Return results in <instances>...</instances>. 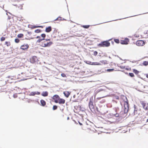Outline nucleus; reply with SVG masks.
Instances as JSON below:
<instances>
[{"instance_id":"1","label":"nucleus","mask_w":148,"mask_h":148,"mask_svg":"<svg viewBox=\"0 0 148 148\" xmlns=\"http://www.w3.org/2000/svg\"><path fill=\"white\" fill-rule=\"evenodd\" d=\"M40 44V46L43 47H50L53 43V42L51 41L50 39H45L43 40Z\"/></svg>"},{"instance_id":"2","label":"nucleus","mask_w":148,"mask_h":148,"mask_svg":"<svg viewBox=\"0 0 148 148\" xmlns=\"http://www.w3.org/2000/svg\"><path fill=\"white\" fill-rule=\"evenodd\" d=\"M111 39H109L108 40L105 41L101 42L98 45L99 47H108L110 45V43L109 42Z\"/></svg>"},{"instance_id":"3","label":"nucleus","mask_w":148,"mask_h":148,"mask_svg":"<svg viewBox=\"0 0 148 148\" xmlns=\"http://www.w3.org/2000/svg\"><path fill=\"white\" fill-rule=\"evenodd\" d=\"M124 113L126 114L128 112L129 110V104L128 102L124 101Z\"/></svg>"},{"instance_id":"4","label":"nucleus","mask_w":148,"mask_h":148,"mask_svg":"<svg viewBox=\"0 0 148 148\" xmlns=\"http://www.w3.org/2000/svg\"><path fill=\"white\" fill-rule=\"evenodd\" d=\"M140 103L141 104L143 109L146 110H148V104H146V103L143 101H140Z\"/></svg>"},{"instance_id":"5","label":"nucleus","mask_w":148,"mask_h":148,"mask_svg":"<svg viewBox=\"0 0 148 148\" xmlns=\"http://www.w3.org/2000/svg\"><path fill=\"white\" fill-rule=\"evenodd\" d=\"M38 60L36 56H33L30 59V61L32 63H34L38 62Z\"/></svg>"},{"instance_id":"6","label":"nucleus","mask_w":148,"mask_h":148,"mask_svg":"<svg viewBox=\"0 0 148 148\" xmlns=\"http://www.w3.org/2000/svg\"><path fill=\"white\" fill-rule=\"evenodd\" d=\"M145 44V42L144 41L142 40H137L136 42V45L139 46H143Z\"/></svg>"},{"instance_id":"7","label":"nucleus","mask_w":148,"mask_h":148,"mask_svg":"<svg viewBox=\"0 0 148 148\" xmlns=\"http://www.w3.org/2000/svg\"><path fill=\"white\" fill-rule=\"evenodd\" d=\"M52 98L54 100V102L55 103H58L59 99L60 98V97L58 95H56L53 96Z\"/></svg>"},{"instance_id":"8","label":"nucleus","mask_w":148,"mask_h":148,"mask_svg":"<svg viewBox=\"0 0 148 148\" xmlns=\"http://www.w3.org/2000/svg\"><path fill=\"white\" fill-rule=\"evenodd\" d=\"M29 47L27 44H24L22 45L20 47V49L24 50H27Z\"/></svg>"},{"instance_id":"9","label":"nucleus","mask_w":148,"mask_h":148,"mask_svg":"<svg viewBox=\"0 0 148 148\" xmlns=\"http://www.w3.org/2000/svg\"><path fill=\"white\" fill-rule=\"evenodd\" d=\"M129 40L128 38H125L124 40H121L120 43L122 44H127L129 42Z\"/></svg>"},{"instance_id":"10","label":"nucleus","mask_w":148,"mask_h":148,"mask_svg":"<svg viewBox=\"0 0 148 148\" xmlns=\"http://www.w3.org/2000/svg\"><path fill=\"white\" fill-rule=\"evenodd\" d=\"M65 99L60 98H60L59 99L58 101V102L59 103L61 104H64L65 103Z\"/></svg>"},{"instance_id":"11","label":"nucleus","mask_w":148,"mask_h":148,"mask_svg":"<svg viewBox=\"0 0 148 148\" xmlns=\"http://www.w3.org/2000/svg\"><path fill=\"white\" fill-rule=\"evenodd\" d=\"M70 93L71 92H70L68 91H65L64 92H63V94L67 98L69 97V96L70 94Z\"/></svg>"},{"instance_id":"12","label":"nucleus","mask_w":148,"mask_h":148,"mask_svg":"<svg viewBox=\"0 0 148 148\" xmlns=\"http://www.w3.org/2000/svg\"><path fill=\"white\" fill-rule=\"evenodd\" d=\"M40 92H31L30 94V95L31 96H34L35 95H40Z\"/></svg>"},{"instance_id":"13","label":"nucleus","mask_w":148,"mask_h":148,"mask_svg":"<svg viewBox=\"0 0 148 148\" xmlns=\"http://www.w3.org/2000/svg\"><path fill=\"white\" fill-rule=\"evenodd\" d=\"M101 65L106 64H108V62L106 60H103L100 61Z\"/></svg>"},{"instance_id":"14","label":"nucleus","mask_w":148,"mask_h":148,"mask_svg":"<svg viewBox=\"0 0 148 148\" xmlns=\"http://www.w3.org/2000/svg\"><path fill=\"white\" fill-rule=\"evenodd\" d=\"M89 106L90 109L93 108L94 106L93 104V102L92 101H90L89 103Z\"/></svg>"},{"instance_id":"15","label":"nucleus","mask_w":148,"mask_h":148,"mask_svg":"<svg viewBox=\"0 0 148 148\" xmlns=\"http://www.w3.org/2000/svg\"><path fill=\"white\" fill-rule=\"evenodd\" d=\"M52 30V28L51 26H49L46 27L45 29V32H49Z\"/></svg>"},{"instance_id":"16","label":"nucleus","mask_w":148,"mask_h":148,"mask_svg":"<svg viewBox=\"0 0 148 148\" xmlns=\"http://www.w3.org/2000/svg\"><path fill=\"white\" fill-rule=\"evenodd\" d=\"M48 92L47 91L43 92L41 93V95L44 97H46L48 95Z\"/></svg>"},{"instance_id":"17","label":"nucleus","mask_w":148,"mask_h":148,"mask_svg":"<svg viewBox=\"0 0 148 148\" xmlns=\"http://www.w3.org/2000/svg\"><path fill=\"white\" fill-rule=\"evenodd\" d=\"M40 103L41 105L43 106H44L46 104V102L43 100H40Z\"/></svg>"},{"instance_id":"18","label":"nucleus","mask_w":148,"mask_h":148,"mask_svg":"<svg viewBox=\"0 0 148 148\" xmlns=\"http://www.w3.org/2000/svg\"><path fill=\"white\" fill-rule=\"evenodd\" d=\"M90 64L92 65H101L100 63L98 62H92V63L91 64Z\"/></svg>"},{"instance_id":"19","label":"nucleus","mask_w":148,"mask_h":148,"mask_svg":"<svg viewBox=\"0 0 148 148\" xmlns=\"http://www.w3.org/2000/svg\"><path fill=\"white\" fill-rule=\"evenodd\" d=\"M5 44L7 47H9L11 45V43L9 41H5Z\"/></svg>"},{"instance_id":"20","label":"nucleus","mask_w":148,"mask_h":148,"mask_svg":"<svg viewBox=\"0 0 148 148\" xmlns=\"http://www.w3.org/2000/svg\"><path fill=\"white\" fill-rule=\"evenodd\" d=\"M143 65L145 66H147L148 65V61H144L143 63Z\"/></svg>"},{"instance_id":"21","label":"nucleus","mask_w":148,"mask_h":148,"mask_svg":"<svg viewBox=\"0 0 148 148\" xmlns=\"http://www.w3.org/2000/svg\"><path fill=\"white\" fill-rule=\"evenodd\" d=\"M62 17L59 16L57 18H56V19H55L54 21H62Z\"/></svg>"},{"instance_id":"22","label":"nucleus","mask_w":148,"mask_h":148,"mask_svg":"<svg viewBox=\"0 0 148 148\" xmlns=\"http://www.w3.org/2000/svg\"><path fill=\"white\" fill-rule=\"evenodd\" d=\"M133 71L136 74H138L139 73V71H138L137 70L135 69H133Z\"/></svg>"},{"instance_id":"23","label":"nucleus","mask_w":148,"mask_h":148,"mask_svg":"<svg viewBox=\"0 0 148 148\" xmlns=\"http://www.w3.org/2000/svg\"><path fill=\"white\" fill-rule=\"evenodd\" d=\"M45 40V38H42V39H39L38 40H37L36 41L37 43H40L41 41Z\"/></svg>"},{"instance_id":"24","label":"nucleus","mask_w":148,"mask_h":148,"mask_svg":"<svg viewBox=\"0 0 148 148\" xmlns=\"http://www.w3.org/2000/svg\"><path fill=\"white\" fill-rule=\"evenodd\" d=\"M82 26V27L84 28L87 29V28H88L89 27L90 25H83L82 26Z\"/></svg>"},{"instance_id":"25","label":"nucleus","mask_w":148,"mask_h":148,"mask_svg":"<svg viewBox=\"0 0 148 148\" xmlns=\"http://www.w3.org/2000/svg\"><path fill=\"white\" fill-rule=\"evenodd\" d=\"M24 35L23 34H19L17 35V37L18 38H21Z\"/></svg>"},{"instance_id":"26","label":"nucleus","mask_w":148,"mask_h":148,"mask_svg":"<svg viewBox=\"0 0 148 148\" xmlns=\"http://www.w3.org/2000/svg\"><path fill=\"white\" fill-rule=\"evenodd\" d=\"M41 30L39 29H37L35 31V32L36 33H39L40 32Z\"/></svg>"},{"instance_id":"27","label":"nucleus","mask_w":148,"mask_h":148,"mask_svg":"<svg viewBox=\"0 0 148 148\" xmlns=\"http://www.w3.org/2000/svg\"><path fill=\"white\" fill-rule=\"evenodd\" d=\"M114 42L117 43H119V40L118 39H114Z\"/></svg>"},{"instance_id":"28","label":"nucleus","mask_w":148,"mask_h":148,"mask_svg":"<svg viewBox=\"0 0 148 148\" xmlns=\"http://www.w3.org/2000/svg\"><path fill=\"white\" fill-rule=\"evenodd\" d=\"M114 69H109L107 70V71L108 72H110L113 71L114 70Z\"/></svg>"},{"instance_id":"29","label":"nucleus","mask_w":148,"mask_h":148,"mask_svg":"<svg viewBox=\"0 0 148 148\" xmlns=\"http://www.w3.org/2000/svg\"><path fill=\"white\" fill-rule=\"evenodd\" d=\"M19 41H20L19 40L18 38H16L15 39V42H16V43H18L19 42Z\"/></svg>"},{"instance_id":"30","label":"nucleus","mask_w":148,"mask_h":148,"mask_svg":"<svg viewBox=\"0 0 148 148\" xmlns=\"http://www.w3.org/2000/svg\"><path fill=\"white\" fill-rule=\"evenodd\" d=\"M57 108V106H53V110H56Z\"/></svg>"},{"instance_id":"31","label":"nucleus","mask_w":148,"mask_h":148,"mask_svg":"<svg viewBox=\"0 0 148 148\" xmlns=\"http://www.w3.org/2000/svg\"><path fill=\"white\" fill-rule=\"evenodd\" d=\"M129 75L131 77H134V75L133 73H129Z\"/></svg>"},{"instance_id":"32","label":"nucleus","mask_w":148,"mask_h":148,"mask_svg":"<svg viewBox=\"0 0 148 148\" xmlns=\"http://www.w3.org/2000/svg\"><path fill=\"white\" fill-rule=\"evenodd\" d=\"M41 36L43 38H45L46 37V35L44 34H42Z\"/></svg>"},{"instance_id":"33","label":"nucleus","mask_w":148,"mask_h":148,"mask_svg":"<svg viewBox=\"0 0 148 148\" xmlns=\"http://www.w3.org/2000/svg\"><path fill=\"white\" fill-rule=\"evenodd\" d=\"M5 40V38L4 37H2L1 38V41H4Z\"/></svg>"},{"instance_id":"34","label":"nucleus","mask_w":148,"mask_h":148,"mask_svg":"<svg viewBox=\"0 0 148 148\" xmlns=\"http://www.w3.org/2000/svg\"><path fill=\"white\" fill-rule=\"evenodd\" d=\"M98 54V52L97 51H95L93 53V55L94 56H96Z\"/></svg>"},{"instance_id":"35","label":"nucleus","mask_w":148,"mask_h":148,"mask_svg":"<svg viewBox=\"0 0 148 148\" xmlns=\"http://www.w3.org/2000/svg\"><path fill=\"white\" fill-rule=\"evenodd\" d=\"M121 114H118V113H116L115 114H114V115L117 117H119L120 116H121Z\"/></svg>"},{"instance_id":"36","label":"nucleus","mask_w":148,"mask_h":148,"mask_svg":"<svg viewBox=\"0 0 148 148\" xmlns=\"http://www.w3.org/2000/svg\"><path fill=\"white\" fill-rule=\"evenodd\" d=\"M61 75L63 77H66V75L64 73H62Z\"/></svg>"},{"instance_id":"37","label":"nucleus","mask_w":148,"mask_h":148,"mask_svg":"<svg viewBox=\"0 0 148 148\" xmlns=\"http://www.w3.org/2000/svg\"><path fill=\"white\" fill-rule=\"evenodd\" d=\"M115 110L116 112H117V111L119 110V108H115Z\"/></svg>"},{"instance_id":"38","label":"nucleus","mask_w":148,"mask_h":148,"mask_svg":"<svg viewBox=\"0 0 148 148\" xmlns=\"http://www.w3.org/2000/svg\"><path fill=\"white\" fill-rule=\"evenodd\" d=\"M13 96L14 98H16L17 97V95L16 94H14Z\"/></svg>"},{"instance_id":"39","label":"nucleus","mask_w":148,"mask_h":148,"mask_svg":"<svg viewBox=\"0 0 148 148\" xmlns=\"http://www.w3.org/2000/svg\"><path fill=\"white\" fill-rule=\"evenodd\" d=\"M35 27V28H36V27H42V28L43 27L42 26H39L35 27Z\"/></svg>"},{"instance_id":"40","label":"nucleus","mask_w":148,"mask_h":148,"mask_svg":"<svg viewBox=\"0 0 148 148\" xmlns=\"http://www.w3.org/2000/svg\"><path fill=\"white\" fill-rule=\"evenodd\" d=\"M36 38H39V39H40V36H37Z\"/></svg>"},{"instance_id":"41","label":"nucleus","mask_w":148,"mask_h":148,"mask_svg":"<svg viewBox=\"0 0 148 148\" xmlns=\"http://www.w3.org/2000/svg\"><path fill=\"white\" fill-rule=\"evenodd\" d=\"M134 36H135V37H137V38L139 37V35H136V36H135V35Z\"/></svg>"},{"instance_id":"42","label":"nucleus","mask_w":148,"mask_h":148,"mask_svg":"<svg viewBox=\"0 0 148 148\" xmlns=\"http://www.w3.org/2000/svg\"><path fill=\"white\" fill-rule=\"evenodd\" d=\"M146 77L147 78H148V74H146Z\"/></svg>"},{"instance_id":"43","label":"nucleus","mask_w":148,"mask_h":148,"mask_svg":"<svg viewBox=\"0 0 148 148\" xmlns=\"http://www.w3.org/2000/svg\"><path fill=\"white\" fill-rule=\"evenodd\" d=\"M21 7H22L21 6V5H20V8H19V9H21Z\"/></svg>"},{"instance_id":"44","label":"nucleus","mask_w":148,"mask_h":148,"mask_svg":"<svg viewBox=\"0 0 148 148\" xmlns=\"http://www.w3.org/2000/svg\"><path fill=\"white\" fill-rule=\"evenodd\" d=\"M79 124L80 125H82V123H80L79 122Z\"/></svg>"},{"instance_id":"45","label":"nucleus","mask_w":148,"mask_h":148,"mask_svg":"<svg viewBox=\"0 0 148 148\" xmlns=\"http://www.w3.org/2000/svg\"><path fill=\"white\" fill-rule=\"evenodd\" d=\"M146 122H148V119L147 120Z\"/></svg>"},{"instance_id":"46","label":"nucleus","mask_w":148,"mask_h":148,"mask_svg":"<svg viewBox=\"0 0 148 148\" xmlns=\"http://www.w3.org/2000/svg\"><path fill=\"white\" fill-rule=\"evenodd\" d=\"M116 99H119V98L118 97H117L116 98Z\"/></svg>"},{"instance_id":"47","label":"nucleus","mask_w":148,"mask_h":148,"mask_svg":"<svg viewBox=\"0 0 148 148\" xmlns=\"http://www.w3.org/2000/svg\"><path fill=\"white\" fill-rule=\"evenodd\" d=\"M69 119V117H68L67 118V119L68 120Z\"/></svg>"},{"instance_id":"48","label":"nucleus","mask_w":148,"mask_h":148,"mask_svg":"<svg viewBox=\"0 0 148 148\" xmlns=\"http://www.w3.org/2000/svg\"><path fill=\"white\" fill-rule=\"evenodd\" d=\"M3 7H4V6H3V8H3Z\"/></svg>"}]
</instances>
